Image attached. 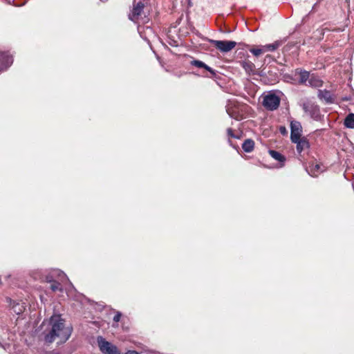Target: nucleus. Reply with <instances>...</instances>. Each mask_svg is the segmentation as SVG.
Masks as SVG:
<instances>
[{"mask_svg":"<svg viewBox=\"0 0 354 354\" xmlns=\"http://www.w3.org/2000/svg\"><path fill=\"white\" fill-rule=\"evenodd\" d=\"M307 172L313 177H316L321 172V167L319 164H313L306 168Z\"/></svg>","mask_w":354,"mask_h":354,"instance_id":"obj_17","label":"nucleus"},{"mask_svg":"<svg viewBox=\"0 0 354 354\" xmlns=\"http://www.w3.org/2000/svg\"><path fill=\"white\" fill-rule=\"evenodd\" d=\"M242 105L234 97L228 100L226 105V111L228 115L234 118L237 123L235 125L232 123V127L227 129V133L230 138L241 140L243 136L242 126L243 123L239 122L243 118Z\"/></svg>","mask_w":354,"mask_h":354,"instance_id":"obj_2","label":"nucleus"},{"mask_svg":"<svg viewBox=\"0 0 354 354\" xmlns=\"http://www.w3.org/2000/svg\"><path fill=\"white\" fill-rule=\"evenodd\" d=\"M214 47L223 53H227L233 49L236 43L233 41L211 40Z\"/></svg>","mask_w":354,"mask_h":354,"instance_id":"obj_7","label":"nucleus"},{"mask_svg":"<svg viewBox=\"0 0 354 354\" xmlns=\"http://www.w3.org/2000/svg\"><path fill=\"white\" fill-rule=\"evenodd\" d=\"M55 277H58L61 280L62 278H66V274L59 270H53L50 274L46 276V281L48 283H51L50 288L54 292L62 290L60 283L55 279Z\"/></svg>","mask_w":354,"mask_h":354,"instance_id":"obj_5","label":"nucleus"},{"mask_svg":"<svg viewBox=\"0 0 354 354\" xmlns=\"http://www.w3.org/2000/svg\"><path fill=\"white\" fill-rule=\"evenodd\" d=\"M279 131H280V133H281V134H283V135H285V134H286V133H287V129H286V128L285 127H283V126H281V127H279Z\"/></svg>","mask_w":354,"mask_h":354,"instance_id":"obj_25","label":"nucleus"},{"mask_svg":"<svg viewBox=\"0 0 354 354\" xmlns=\"http://www.w3.org/2000/svg\"><path fill=\"white\" fill-rule=\"evenodd\" d=\"M254 142L252 139L245 140V152L249 153L254 149Z\"/></svg>","mask_w":354,"mask_h":354,"instance_id":"obj_21","label":"nucleus"},{"mask_svg":"<svg viewBox=\"0 0 354 354\" xmlns=\"http://www.w3.org/2000/svg\"><path fill=\"white\" fill-rule=\"evenodd\" d=\"M97 343L102 354H120L115 345L106 340V339L102 336L97 337Z\"/></svg>","mask_w":354,"mask_h":354,"instance_id":"obj_4","label":"nucleus"},{"mask_svg":"<svg viewBox=\"0 0 354 354\" xmlns=\"http://www.w3.org/2000/svg\"><path fill=\"white\" fill-rule=\"evenodd\" d=\"M268 153L272 158L280 162V167L284 165L286 160L284 156L274 150H269Z\"/></svg>","mask_w":354,"mask_h":354,"instance_id":"obj_16","label":"nucleus"},{"mask_svg":"<svg viewBox=\"0 0 354 354\" xmlns=\"http://www.w3.org/2000/svg\"><path fill=\"white\" fill-rule=\"evenodd\" d=\"M250 51L255 56V57H259L260 56L261 54L263 53V51L262 50V48L261 46H260L258 48H251L250 50Z\"/></svg>","mask_w":354,"mask_h":354,"instance_id":"obj_23","label":"nucleus"},{"mask_svg":"<svg viewBox=\"0 0 354 354\" xmlns=\"http://www.w3.org/2000/svg\"><path fill=\"white\" fill-rule=\"evenodd\" d=\"M12 308L13 310V311L17 314V315H20L21 313H23L24 310V306L23 304H19V303H15L14 302V304L12 305Z\"/></svg>","mask_w":354,"mask_h":354,"instance_id":"obj_22","label":"nucleus"},{"mask_svg":"<svg viewBox=\"0 0 354 354\" xmlns=\"http://www.w3.org/2000/svg\"><path fill=\"white\" fill-rule=\"evenodd\" d=\"M292 142L296 144V149L297 153L301 155L303 151L310 148L308 140L306 137H301L299 139L291 140Z\"/></svg>","mask_w":354,"mask_h":354,"instance_id":"obj_10","label":"nucleus"},{"mask_svg":"<svg viewBox=\"0 0 354 354\" xmlns=\"http://www.w3.org/2000/svg\"><path fill=\"white\" fill-rule=\"evenodd\" d=\"M125 354H139V353L135 351H128Z\"/></svg>","mask_w":354,"mask_h":354,"instance_id":"obj_27","label":"nucleus"},{"mask_svg":"<svg viewBox=\"0 0 354 354\" xmlns=\"http://www.w3.org/2000/svg\"><path fill=\"white\" fill-rule=\"evenodd\" d=\"M191 65L194 66L198 68H203L210 72L212 74H214V70L205 64L204 62L200 60H193L191 62Z\"/></svg>","mask_w":354,"mask_h":354,"instance_id":"obj_19","label":"nucleus"},{"mask_svg":"<svg viewBox=\"0 0 354 354\" xmlns=\"http://www.w3.org/2000/svg\"><path fill=\"white\" fill-rule=\"evenodd\" d=\"M144 3L138 2L133 5V9L129 14V19L136 24H146L149 21V18L144 11Z\"/></svg>","mask_w":354,"mask_h":354,"instance_id":"obj_3","label":"nucleus"},{"mask_svg":"<svg viewBox=\"0 0 354 354\" xmlns=\"http://www.w3.org/2000/svg\"><path fill=\"white\" fill-rule=\"evenodd\" d=\"M229 142H230V145H232L234 149H236L237 150L238 153H240V151H239V150H238V149L239 148V145H238L237 144H234V143L232 142V141L230 139L229 140Z\"/></svg>","mask_w":354,"mask_h":354,"instance_id":"obj_26","label":"nucleus"},{"mask_svg":"<svg viewBox=\"0 0 354 354\" xmlns=\"http://www.w3.org/2000/svg\"><path fill=\"white\" fill-rule=\"evenodd\" d=\"M344 124L348 129H354V113H349L346 117Z\"/></svg>","mask_w":354,"mask_h":354,"instance_id":"obj_20","label":"nucleus"},{"mask_svg":"<svg viewBox=\"0 0 354 354\" xmlns=\"http://www.w3.org/2000/svg\"><path fill=\"white\" fill-rule=\"evenodd\" d=\"M245 71L248 74L259 75V69L251 62L245 58Z\"/></svg>","mask_w":354,"mask_h":354,"instance_id":"obj_15","label":"nucleus"},{"mask_svg":"<svg viewBox=\"0 0 354 354\" xmlns=\"http://www.w3.org/2000/svg\"><path fill=\"white\" fill-rule=\"evenodd\" d=\"M138 29L139 32L141 33L140 26L138 27Z\"/></svg>","mask_w":354,"mask_h":354,"instance_id":"obj_30","label":"nucleus"},{"mask_svg":"<svg viewBox=\"0 0 354 354\" xmlns=\"http://www.w3.org/2000/svg\"><path fill=\"white\" fill-rule=\"evenodd\" d=\"M283 44V41L281 40L275 41L272 44H266L263 46H261L262 48V50L263 51V53L266 52H273L275 50H277L278 48H279Z\"/></svg>","mask_w":354,"mask_h":354,"instance_id":"obj_14","label":"nucleus"},{"mask_svg":"<svg viewBox=\"0 0 354 354\" xmlns=\"http://www.w3.org/2000/svg\"><path fill=\"white\" fill-rule=\"evenodd\" d=\"M146 30H147V32H152V29L150 27H149V26H147L146 28Z\"/></svg>","mask_w":354,"mask_h":354,"instance_id":"obj_28","label":"nucleus"},{"mask_svg":"<svg viewBox=\"0 0 354 354\" xmlns=\"http://www.w3.org/2000/svg\"><path fill=\"white\" fill-rule=\"evenodd\" d=\"M280 104V98L274 93H268L263 97V105L269 111L276 110Z\"/></svg>","mask_w":354,"mask_h":354,"instance_id":"obj_6","label":"nucleus"},{"mask_svg":"<svg viewBox=\"0 0 354 354\" xmlns=\"http://www.w3.org/2000/svg\"><path fill=\"white\" fill-rule=\"evenodd\" d=\"M121 316H122L121 313L119 312H117V313L113 317V321L115 322H118L120 320Z\"/></svg>","mask_w":354,"mask_h":354,"instance_id":"obj_24","label":"nucleus"},{"mask_svg":"<svg viewBox=\"0 0 354 354\" xmlns=\"http://www.w3.org/2000/svg\"><path fill=\"white\" fill-rule=\"evenodd\" d=\"M306 86L315 88L320 87L322 86V81L319 77L312 75L310 77Z\"/></svg>","mask_w":354,"mask_h":354,"instance_id":"obj_18","label":"nucleus"},{"mask_svg":"<svg viewBox=\"0 0 354 354\" xmlns=\"http://www.w3.org/2000/svg\"><path fill=\"white\" fill-rule=\"evenodd\" d=\"M304 111L316 120L320 118L319 108L317 105L310 102H304L302 105Z\"/></svg>","mask_w":354,"mask_h":354,"instance_id":"obj_8","label":"nucleus"},{"mask_svg":"<svg viewBox=\"0 0 354 354\" xmlns=\"http://www.w3.org/2000/svg\"><path fill=\"white\" fill-rule=\"evenodd\" d=\"M12 64V57L6 53L0 52V71L6 70Z\"/></svg>","mask_w":354,"mask_h":354,"instance_id":"obj_11","label":"nucleus"},{"mask_svg":"<svg viewBox=\"0 0 354 354\" xmlns=\"http://www.w3.org/2000/svg\"><path fill=\"white\" fill-rule=\"evenodd\" d=\"M302 127L299 122L292 120L290 122V140H293L301 138Z\"/></svg>","mask_w":354,"mask_h":354,"instance_id":"obj_9","label":"nucleus"},{"mask_svg":"<svg viewBox=\"0 0 354 354\" xmlns=\"http://www.w3.org/2000/svg\"><path fill=\"white\" fill-rule=\"evenodd\" d=\"M51 329L44 337V340L47 343H52L57 338L59 343L66 342L71 335L72 328L70 326H66L64 319L60 315H53L50 319Z\"/></svg>","mask_w":354,"mask_h":354,"instance_id":"obj_1","label":"nucleus"},{"mask_svg":"<svg viewBox=\"0 0 354 354\" xmlns=\"http://www.w3.org/2000/svg\"><path fill=\"white\" fill-rule=\"evenodd\" d=\"M295 73L299 75V83L300 84L306 85L308 84L310 77L309 72L304 70L296 69Z\"/></svg>","mask_w":354,"mask_h":354,"instance_id":"obj_13","label":"nucleus"},{"mask_svg":"<svg viewBox=\"0 0 354 354\" xmlns=\"http://www.w3.org/2000/svg\"><path fill=\"white\" fill-rule=\"evenodd\" d=\"M318 97L326 104H333L335 102V97L333 93L326 89L318 91Z\"/></svg>","mask_w":354,"mask_h":354,"instance_id":"obj_12","label":"nucleus"},{"mask_svg":"<svg viewBox=\"0 0 354 354\" xmlns=\"http://www.w3.org/2000/svg\"><path fill=\"white\" fill-rule=\"evenodd\" d=\"M241 147V148H243V142H240V144L239 145Z\"/></svg>","mask_w":354,"mask_h":354,"instance_id":"obj_29","label":"nucleus"}]
</instances>
